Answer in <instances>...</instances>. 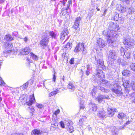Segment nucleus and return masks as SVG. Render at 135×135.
Segmentation results:
<instances>
[{
  "label": "nucleus",
  "mask_w": 135,
  "mask_h": 135,
  "mask_svg": "<svg viewBox=\"0 0 135 135\" xmlns=\"http://www.w3.org/2000/svg\"><path fill=\"white\" fill-rule=\"evenodd\" d=\"M50 37L47 34L43 35L42 40L40 42V44L43 46V48L46 47L47 45Z\"/></svg>",
  "instance_id": "1"
},
{
  "label": "nucleus",
  "mask_w": 135,
  "mask_h": 135,
  "mask_svg": "<svg viewBox=\"0 0 135 135\" xmlns=\"http://www.w3.org/2000/svg\"><path fill=\"white\" fill-rule=\"evenodd\" d=\"M97 73L96 74V76L97 78L96 79H95V81L97 82L98 83V81L101 80L102 78L104 77V74L103 71L100 69L98 68L96 70Z\"/></svg>",
  "instance_id": "2"
},
{
  "label": "nucleus",
  "mask_w": 135,
  "mask_h": 135,
  "mask_svg": "<svg viewBox=\"0 0 135 135\" xmlns=\"http://www.w3.org/2000/svg\"><path fill=\"white\" fill-rule=\"evenodd\" d=\"M108 27L110 31L117 32L119 30V27L118 25L111 22L108 23Z\"/></svg>",
  "instance_id": "3"
},
{
  "label": "nucleus",
  "mask_w": 135,
  "mask_h": 135,
  "mask_svg": "<svg viewBox=\"0 0 135 135\" xmlns=\"http://www.w3.org/2000/svg\"><path fill=\"white\" fill-rule=\"evenodd\" d=\"M108 56L109 60L113 62L117 57V53L114 50H111L109 51L108 54Z\"/></svg>",
  "instance_id": "4"
},
{
  "label": "nucleus",
  "mask_w": 135,
  "mask_h": 135,
  "mask_svg": "<svg viewBox=\"0 0 135 135\" xmlns=\"http://www.w3.org/2000/svg\"><path fill=\"white\" fill-rule=\"evenodd\" d=\"M81 19V18L80 17H77L74 22V24L72 28L75 30L76 33H77L79 30L80 28L79 26Z\"/></svg>",
  "instance_id": "5"
},
{
  "label": "nucleus",
  "mask_w": 135,
  "mask_h": 135,
  "mask_svg": "<svg viewBox=\"0 0 135 135\" xmlns=\"http://www.w3.org/2000/svg\"><path fill=\"white\" fill-rule=\"evenodd\" d=\"M114 88H113L111 89L113 92L115 93L117 95L119 96L121 95L122 92L121 90V89L120 86L118 85L117 84H114Z\"/></svg>",
  "instance_id": "6"
},
{
  "label": "nucleus",
  "mask_w": 135,
  "mask_h": 135,
  "mask_svg": "<svg viewBox=\"0 0 135 135\" xmlns=\"http://www.w3.org/2000/svg\"><path fill=\"white\" fill-rule=\"evenodd\" d=\"M123 43L124 45H127L126 46L128 48L131 47L133 45V41L129 38H126Z\"/></svg>",
  "instance_id": "7"
},
{
  "label": "nucleus",
  "mask_w": 135,
  "mask_h": 135,
  "mask_svg": "<svg viewBox=\"0 0 135 135\" xmlns=\"http://www.w3.org/2000/svg\"><path fill=\"white\" fill-rule=\"evenodd\" d=\"M97 115L99 118L102 119L105 118L107 116L106 112L103 109L101 111H99Z\"/></svg>",
  "instance_id": "8"
},
{
  "label": "nucleus",
  "mask_w": 135,
  "mask_h": 135,
  "mask_svg": "<svg viewBox=\"0 0 135 135\" xmlns=\"http://www.w3.org/2000/svg\"><path fill=\"white\" fill-rule=\"evenodd\" d=\"M84 45L83 43H78L74 51L75 52L77 53L80 50L83 51H84Z\"/></svg>",
  "instance_id": "9"
},
{
  "label": "nucleus",
  "mask_w": 135,
  "mask_h": 135,
  "mask_svg": "<svg viewBox=\"0 0 135 135\" xmlns=\"http://www.w3.org/2000/svg\"><path fill=\"white\" fill-rule=\"evenodd\" d=\"M97 45L100 48H103L106 45V44L102 39L99 38L97 40Z\"/></svg>",
  "instance_id": "10"
},
{
  "label": "nucleus",
  "mask_w": 135,
  "mask_h": 135,
  "mask_svg": "<svg viewBox=\"0 0 135 135\" xmlns=\"http://www.w3.org/2000/svg\"><path fill=\"white\" fill-rule=\"evenodd\" d=\"M109 99L108 95H98L97 98L98 102L99 103H101L102 102H104L103 100L105 99Z\"/></svg>",
  "instance_id": "11"
},
{
  "label": "nucleus",
  "mask_w": 135,
  "mask_h": 135,
  "mask_svg": "<svg viewBox=\"0 0 135 135\" xmlns=\"http://www.w3.org/2000/svg\"><path fill=\"white\" fill-rule=\"evenodd\" d=\"M108 114L109 117H111L114 115L115 112H117V110L115 108H108Z\"/></svg>",
  "instance_id": "12"
},
{
  "label": "nucleus",
  "mask_w": 135,
  "mask_h": 135,
  "mask_svg": "<svg viewBox=\"0 0 135 135\" xmlns=\"http://www.w3.org/2000/svg\"><path fill=\"white\" fill-rule=\"evenodd\" d=\"M97 62L98 66L104 70H105L106 69V67L104 64V61L103 59H100L97 60Z\"/></svg>",
  "instance_id": "13"
},
{
  "label": "nucleus",
  "mask_w": 135,
  "mask_h": 135,
  "mask_svg": "<svg viewBox=\"0 0 135 135\" xmlns=\"http://www.w3.org/2000/svg\"><path fill=\"white\" fill-rule=\"evenodd\" d=\"M3 55L5 57H7L8 54H16V51H15L14 50H11L5 51L3 52Z\"/></svg>",
  "instance_id": "14"
},
{
  "label": "nucleus",
  "mask_w": 135,
  "mask_h": 135,
  "mask_svg": "<svg viewBox=\"0 0 135 135\" xmlns=\"http://www.w3.org/2000/svg\"><path fill=\"white\" fill-rule=\"evenodd\" d=\"M35 100L33 95L32 96H31L29 101L26 102V104L28 106L31 105L35 102Z\"/></svg>",
  "instance_id": "15"
},
{
  "label": "nucleus",
  "mask_w": 135,
  "mask_h": 135,
  "mask_svg": "<svg viewBox=\"0 0 135 135\" xmlns=\"http://www.w3.org/2000/svg\"><path fill=\"white\" fill-rule=\"evenodd\" d=\"M31 51V50L29 47H26L24 49L22 50L20 53L22 55H26L28 54Z\"/></svg>",
  "instance_id": "16"
},
{
  "label": "nucleus",
  "mask_w": 135,
  "mask_h": 135,
  "mask_svg": "<svg viewBox=\"0 0 135 135\" xmlns=\"http://www.w3.org/2000/svg\"><path fill=\"white\" fill-rule=\"evenodd\" d=\"M12 44L11 43L7 42L4 43L3 46L6 49H10L12 48Z\"/></svg>",
  "instance_id": "17"
},
{
  "label": "nucleus",
  "mask_w": 135,
  "mask_h": 135,
  "mask_svg": "<svg viewBox=\"0 0 135 135\" xmlns=\"http://www.w3.org/2000/svg\"><path fill=\"white\" fill-rule=\"evenodd\" d=\"M89 105L90 107H91L90 108V111L92 110L93 112H95L97 110V108L96 104L93 103H90Z\"/></svg>",
  "instance_id": "18"
},
{
  "label": "nucleus",
  "mask_w": 135,
  "mask_h": 135,
  "mask_svg": "<svg viewBox=\"0 0 135 135\" xmlns=\"http://www.w3.org/2000/svg\"><path fill=\"white\" fill-rule=\"evenodd\" d=\"M42 132V131L37 129L32 130L31 132V135H39Z\"/></svg>",
  "instance_id": "19"
},
{
  "label": "nucleus",
  "mask_w": 135,
  "mask_h": 135,
  "mask_svg": "<svg viewBox=\"0 0 135 135\" xmlns=\"http://www.w3.org/2000/svg\"><path fill=\"white\" fill-rule=\"evenodd\" d=\"M107 42L109 44V45L110 46H115L116 45L115 42L113 41V39H109L108 38Z\"/></svg>",
  "instance_id": "20"
},
{
  "label": "nucleus",
  "mask_w": 135,
  "mask_h": 135,
  "mask_svg": "<svg viewBox=\"0 0 135 135\" xmlns=\"http://www.w3.org/2000/svg\"><path fill=\"white\" fill-rule=\"evenodd\" d=\"M14 37L10 34H7L4 37V39L8 41H11L13 39Z\"/></svg>",
  "instance_id": "21"
},
{
  "label": "nucleus",
  "mask_w": 135,
  "mask_h": 135,
  "mask_svg": "<svg viewBox=\"0 0 135 135\" xmlns=\"http://www.w3.org/2000/svg\"><path fill=\"white\" fill-rule=\"evenodd\" d=\"M99 82L100 83L101 85L103 86H107L108 85L109 83L107 80H106L101 79V80H99L98 82Z\"/></svg>",
  "instance_id": "22"
},
{
  "label": "nucleus",
  "mask_w": 135,
  "mask_h": 135,
  "mask_svg": "<svg viewBox=\"0 0 135 135\" xmlns=\"http://www.w3.org/2000/svg\"><path fill=\"white\" fill-rule=\"evenodd\" d=\"M72 44L68 42L64 47V50H69L71 49L72 47Z\"/></svg>",
  "instance_id": "23"
},
{
  "label": "nucleus",
  "mask_w": 135,
  "mask_h": 135,
  "mask_svg": "<svg viewBox=\"0 0 135 135\" xmlns=\"http://www.w3.org/2000/svg\"><path fill=\"white\" fill-rule=\"evenodd\" d=\"M130 52L129 50H127L123 55L124 58L126 57L127 59H129L130 58Z\"/></svg>",
  "instance_id": "24"
},
{
  "label": "nucleus",
  "mask_w": 135,
  "mask_h": 135,
  "mask_svg": "<svg viewBox=\"0 0 135 135\" xmlns=\"http://www.w3.org/2000/svg\"><path fill=\"white\" fill-rule=\"evenodd\" d=\"M127 8V12L129 14L133 13L135 12V8L132 7L130 8Z\"/></svg>",
  "instance_id": "25"
},
{
  "label": "nucleus",
  "mask_w": 135,
  "mask_h": 135,
  "mask_svg": "<svg viewBox=\"0 0 135 135\" xmlns=\"http://www.w3.org/2000/svg\"><path fill=\"white\" fill-rule=\"evenodd\" d=\"M122 81L123 85L125 88H128L127 87L129 84V81L126 80H123Z\"/></svg>",
  "instance_id": "26"
},
{
  "label": "nucleus",
  "mask_w": 135,
  "mask_h": 135,
  "mask_svg": "<svg viewBox=\"0 0 135 135\" xmlns=\"http://www.w3.org/2000/svg\"><path fill=\"white\" fill-rule=\"evenodd\" d=\"M122 73L124 76H129L131 73V72L129 70H125L123 71Z\"/></svg>",
  "instance_id": "27"
},
{
  "label": "nucleus",
  "mask_w": 135,
  "mask_h": 135,
  "mask_svg": "<svg viewBox=\"0 0 135 135\" xmlns=\"http://www.w3.org/2000/svg\"><path fill=\"white\" fill-rule=\"evenodd\" d=\"M68 87L69 89L71 90L72 91H73L75 88L74 86L71 83H69L68 85Z\"/></svg>",
  "instance_id": "28"
},
{
  "label": "nucleus",
  "mask_w": 135,
  "mask_h": 135,
  "mask_svg": "<svg viewBox=\"0 0 135 135\" xmlns=\"http://www.w3.org/2000/svg\"><path fill=\"white\" fill-rule=\"evenodd\" d=\"M126 116V115L125 114L122 112H121L118 114L117 117L119 119H122L124 117H125Z\"/></svg>",
  "instance_id": "29"
},
{
  "label": "nucleus",
  "mask_w": 135,
  "mask_h": 135,
  "mask_svg": "<svg viewBox=\"0 0 135 135\" xmlns=\"http://www.w3.org/2000/svg\"><path fill=\"white\" fill-rule=\"evenodd\" d=\"M30 57L32 58L34 60L36 61H37L38 59L37 56L32 53H30Z\"/></svg>",
  "instance_id": "30"
},
{
  "label": "nucleus",
  "mask_w": 135,
  "mask_h": 135,
  "mask_svg": "<svg viewBox=\"0 0 135 135\" xmlns=\"http://www.w3.org/2000/svg\"><path fill=\"white\" fill-rule=\"evenodd\" d=\"M95 57L96 61L103 59L102 54L101 53L98 54L96 56H95Z\"/></svg>",
  "instance_id": "31"
},
{
  "label": "nucleus",
  "mask_w": 135,
  "mask_h": 135,
  "mask_svg": "<svg viewBox=\"0 0 135 135\" xmlns=\"http://www.w3.org/2000/svg\"><path fill=\"white\" fill-rule=\"evenodd\" d=\"M67 124L68 127V131L70 133L73 132L74 131L73 127L72 126H70L69 122Z\"/></svg>",
  "instance_id": "32"
},
{
  "label": "nucleus",
  "mask_w": 135,
  "mask_h": 135,
  "mask_svg": "<svg viewBox=\"0 0 135 135\" xmlns=\"http://www.w3.org/2000/svg\"><path fill=\"white\" fill-rule=\"evenodd\" d=\"M124 91V95L125 97H127L130 95V94H129V90L128 88H125Z\"/></svg>",
  "instance_id": "33"
},
{
  "label": "nucleus",
  "mask_w": 135,
  "mask_h": 135,
  "mask_svg": "<svg viewBox=\"0 0 135 135\" xmlns=\"http://www.w3.org/2000/svg\"><path fill=\"white\" fill-rule=\"evenodd\" d=\"M119 17V15L118 13H115V15L114 16L112 17V20H114L115 21H118Z\"/></svg>",
  "instance_id": "34"
},
{
  "label": "nucleus",
  "mask_w": 135,
  "mask_h": 135,
  "mask_svg": "<svg viewBox=\"0 0 135 135\" xmlns=\"http://www.w3.org/2000/svg\"><path fill=\"white\" fill-rule=\"evenodd\" d=\"M120 10L121 12H127V8H126L125 6H122L121 5H120Z\"/></svg>",
  "instance_id": "35"
},
{
  "label": "nucleus",
  "mask_w": 135,
  "mask_h": 135,
  "mask_svg": "<svg viewBox=\"0 0 135 135\" xmlns=\"http://www.w3.org/2000/svg\"><path fill=\"white\" fill-rule=\"evenodd\" d=\"M72 5V0H69L68 1V4L66 5L67 7H66V10L67 11L69 9L71 6Z\"/></svg>",
  "instance_id": "36"
},
{
  "label": "nucleus",
  "mask_w": 135,
  "mask_h": 135,
  "mask_svg": "<svg viewBox=\"0 0 135 135\" xmlns=\"http://www.w3.org/2000/svg\"><path fill=\"white\" fill-rule=\"evenodd\" d=\"M58 125V124L57 122L54 123V124H51V129H52L53 128V129H52V130H54L57 128Z\"/></svg>",
  "instance_id": "37"
},
{
  "label": "nucleus",
  "mask_w": 135,
  "mask_h": 135,
  "mask_svg": "<svg viewBox=\"0 0 135 135\" xmlns=\"http://www.w3.org/2000/svg\"><path fill=\"white\" fill-rule=\"evenodd\" d=\"M61 31L62 32L61 34H68L69 33L68 30L66 28H62Z\"/></svg>",
  "instance_id": "38"
},
{
  "label": "nucleus",
  "mask_w": 135,
  "mask_h": 135,
  "mask_svg": "<svg viewBox=\"0 0 135 135\" xmlns=\"http://www.w3.org/2000/svg\"><path fill=\"white\" fill-rule=\"evenodd\" d=\"M99 89L100 90L102 91L103 92H105L106 93L109 92V90L108 89H106L105 88L103 87H101L99 86L98 87Z\"/></svg>",
  "instance_id": "39"
},
{
  "label": "nucleus",
  "mask_w": 135,
  "mask_h": 135,
  "mask_svg": "<svg viewBox=\"0 0 135 135\" xmlns=\"http://www.w3.org/2000/svg\"><path fill=\"white\" fill-rule=\"evenodd\" d=\"M120 52L121 53V54L122 55H123L124 54V53L126 52V50L125 49L122 47H121L120 49Z\"/></svg>",
  "instance_id": "40"
},
{
  "label": "nucleus",
  "mask_w": 135,
  "mask_h": 135,
  "mask_svg": "<svg viewBox=\"0 0 135 135\" xmlns=\"http://www.w3.org/2000/svg\"><path fill=\"white\" fill-rule=\"evenodd\" d=\"M130 68L131 70L135 71V63L132 64L130 65Z\"/></svg>",
  "instance_id": "41"
},
{
  "label": "nucleus",
  "mask_w": 135,
  "mask_h": 135,
  "mask_svg": "<svg viewBox=\"0 0 135 135\" xmlns=\"http://www.w3.org/2000/svg\"><path fill=\"white\" fill-rule=\"evenodd\" d=\"M58 93V92L57 91H54L49 93V96L50 97H51L57 94Z\"/></svg>",
  "instance_id": "42"
},
{
  "label": "nucleus",
  "mask_w": 135,
  "mask_h": 135,
  "mask_svg": "<svg viewBox=\"0 0 135 135\" xmlns=\"http://www.w3.org/2000/svg\"><path fill=\"white\" fill-rule=\"evenodd\" d=\"M29 82L28 81L26 82V83L24 84L21 87L22 88V89L23 90H24L27 88L28 84L29 83Z\"/></svg>",
  "instance_id": "43"
},
{
  "label": "nucleus",
  "mask_w": 135,
  "mask_h": 135,
  "mask_svg": "<svg viewBox=\"0 0 135 135\" xmlns=\"http://www.w3.org/2000/svg\"><path fill=\"white\" fill-rule=\"evenodd\" d=\"M96 92V91L95 89V88H94L92 90L91 93L92 95L93 96H94L95 95Z\"/></svg>",
  "instance_id": "44"
},
{
  "label": "nucleus",
  "mask_w": 135,
  "mask_h": 135,
  "mask_svg": "<svg viewBox=\"0 0 135 135\" xmlns=\"http://www.w3.org/2000/svg\"><path fill=\"white\" fill-rule=\"evenodd\" d=\"M132 0H120L123 2H125L127 4H129L130 2H132Z\"/></svg>",
  "instance_id": "45"
},
{
  "label": "nucleus",
  "mask_w": 135,
  "mask_h": 135,
  "mask_svg": "<svg viewBox=\"0 0 135 135\" xmlns=\"http://www.w3.org/2000/svg\"><path fill=\"white\" fill-rule=\"evenodd\" d=\"M80 109H84L85 108V105L84 104L83 102H80Z\"/></svg>",
  "instance_id": "46"
},
{
  "label": "nucleus",
  "mask_w": 135,
  "mask_h": 135,
  "mask_svg": "<svg viewBox=\"0 0 135 135\" xmlns=\"http://www.w3.org/2000/svg\"><path fill=\"white\" fill-rule=\"evenodd\" d=\"M56 72L55 70L54 71V74H53V78H52V80L53 81L55 82L56 80Z\"/></svg>",
  "instance_id": "47"
},
{
  "label": "nucleus",
  "mask_w": 135,
  "mask_h": 135,
  "mask_svg": "<svg viewBox=\"0 0 135 135\" xmlns=\"http://www.w3.org/2000/svg\"><path fill=\"white\" fill-rule=\"evenodd\" d=\"M5 84V83L2 80V78H0V85L1 86H3Z\"/></svg>",
  "instance_id": "48"
},
{
  "label": "nucleus",
  "mask_w": 135,
  "mask_h": 135,
  "mask_svg": "<svg viewBox=\"0 0 135 135\" xmlns=\"http://www.w3.org/2000/svg\"><path fill=\"white\" fill-rule=\"evenodd\" d=\"M67 0H60V2H61L62 4L64 6H65L66 2L67 1Z\"/></svg>",
  "instance_id": "49"
},
{
  "label": "nucleus",
  "mask_w": 135,
  "mask_h": 135,
  "mask_svg": "<svg viewBox=\"0 0 135 135\" xmlns=\"http://www.w3.org/2000/svg\"><path fill=\"white\" fill-rule=\"evenodd\" d=\"M109 35H108V36L109 37V38H115V36H116V35H115V36L113 35H114V34H109Z\"/></svg>",
  "instance_id": "50"
},
{
  "label": "nucleus",
  "mask_w": 135,
  "mask_h": 135,
  "mask_svg": "<svg viewBox=\"0 0 135 135\" xmlns=\"http://www.w3.org/2000/svg\"><path fill=\"white\" fill-rule=\"evenodd\" d=\"M84 121V120L83 119H81L80 120L79 122V124L80 126L82 124Z\"/></svg>",
  "instance_id": "51"
},
{
  "label": "nucleus",
  "mask_w": 135,
  "mask_h": 135,
  "mask_svg": "<svg viewBox=\"0 0 135 135\" xmlns=\"http://www.w3.org/2000/svg\"><path fill=\"white\" fill-rule=\"evenodd\" d=\"M131 85L134 87V88H133V89H135V82L132 81L131 83Z\"/></svg>",
  "instance_id": "52"
},
{
  "label": "nucleus",
  "mask_w": 135,
  "mask_h": 135,
  "mask_svg": "<svg viewBox=\"0 0 135 135\" xmlns=\"http://www.w3.org/2000/svg\"><path fill=\"white\" fill-rule=\"evenodd\" d=\"M131 85L134 87V88H133V89H135V82L132 81L131 83Z\"/></svg>",
  "instance_id": "53"
},
{
  "label": "nucleus",
  "mask_w": 135,
  "mask_h": 135,
  "mask_svg": "<svg viewBox=\"0 0 135 135\" xmlns=\"http://www.w3.org/2000/svg\"><path fill=\"white\" fill-rule=\"evenodd\" d=\"M74 58H72L70 60L69 62L71 64H73L74 63Z\"/></svg>",
  "instance_id": "54"
},
{
  "label": "nucleus",
  "mask_w": 135,
  "mask_h": 135,
  "mask_svg": "<svg viewBox=\"0 0 135 135\" xmlns=\"http://www.w3.org/2000/svg\"><path fill=\"white\" fill-rule=\"evenodd\" d=\"M61 126L62 128H64L65 127L64 124V122L62 121H61L60 123Z\"/></svg>",
  "instance_id": "55"
},
{
  "label": "nucleus",
  "mask_w": 135,
  "mask_h": 135,
  "mask_svg": "<svg viewBox=\"0 0 135 135\" xmlns=\"http://www.w3.org/2000/svg\"><path fill=\"white\" fill-rule=\"evenodd\" d=\"M37 107L39 108H42L43 107V106L41 104H38L37 105Z\"/></svg>",
  "instance_id": "56"
},
{
  "label": "nucleus",
  "mask_w": 135,
  "mask_h": 135,
  "mask_svg": "<svg viewBox=\"0 0 135 135\" xmlns=\"http://www.w3.org/2000/svg\"><path fill=\"white\" fill-rule=\"evenodd\" d=\"M65 38V34H61V40H63Z\"/></svg>",
  "instance_id": "57"
},
{
  "label": "nucleus",
  "mask_w": 135,
  "mask_h": 135,
  "mask_svg": "<svg viewBox=\"0 0 135 135\" xmlns=\"http://www.w3.org/2000/svg\"><path fill=\"white\" fill-rule=\"evenodd\" d=\"M60 112L59 110L58 109L55 111L54 114L55 115H57V114H58Z\"/></svg>",
  "instance_id": "58"
},
{
  "label": "nucleus",
  "mask_w": 135,
  "mask_h": 135,
  "mask_svg": "<svg viewBox=\"0 0 135 135\" xmlns=\"http://www.w3.org/2000/svg\"><path fill=\"white\" fill-rule=\"evenodd\" d=\"M86 68L87 69V70H89L90 69V65H87Z\"/></svg>",
  "instance_id": "59"
},
{
  "label": "nucleus",
  "mask_w": 135,
  "mask_h": 135,
  "mask_svg": "<svg viewBox=\"0 0 135 135\" xmlns=\"http://www.w3.org/2000/svg\"><path fill=\"white\" fill-rule=\"evenodd\" d=\"M66 10V8H63L61 10V13H62V15H64V11L65 10Z\"/></svg>",
  "instance_id": "60"
},
{
  "label": "nucleus",
  "mask_w": 135,
  "mask_h": 135,
  "mask_svg": "<svg viewBox=\"0 0 135 135\" xmlns=\"http://www.w3.org/2000/svg\"><path fill=\"white\" fill-rule=\"evenodd\" d=\"M90 72L89 70H86L85 72V73L86 75L87 76H88L90 74Z\"/></svg>",
  "instance_id": "61"
},
{
  "label": "nucleus",
  "mask_w": 135,
  "mask_h": 135,
  "mask_svg": "<svg viewBox=\"0 0 135 135\" xmlns=\"http://www.w3.org/2000/svg\"><path fill=\"white\" fill-rule=\"evenodd\" d=\"M49 36H51L53 38H55L56 36V34H49Z\"/></svg>",
  "instance_id": "62"
},
{
  "label": "nucleus",
  "mask_w": 135,
  "mask_h": 135,
  "mask_svg": "<svg viewBox=\"0 0 135 135\" xmlns=\"http://www.w3.org/2000/svg\"><path fill=\"white\" fill-rule=\"evenodd\" d=\"M107 11H108V10L107 9H105V10L104 11L103 14V15H102L103 16H105L106 14V12Z\"/></svg>",
  "instance_id": "63"
},
{
  "label": "nucleus",
  "mask_w": 135,
  "mask_h": 135,
  "mask_svg": "<svg viewBox=\"0 0 135 135\" xmlns=\"http://www.w3.org/2000/svg\"><path fill=\"white\" fill-rule=\"evenodd\" d=\"M24 39L25 41L26 42L28 40V38L27 37H25L24 38Z\"/></svg>",
  "instance_id": "64"
}]
</instances>
